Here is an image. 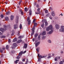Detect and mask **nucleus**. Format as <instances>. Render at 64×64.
<instances>
[{
	"label": "nucleus",
	"instance_id": "22",
	"mask_svg": "<svg viewBox=\"0 0 64 64\" xmlns=\"http://www.w3.org/2000/svg\"><path fill=\"white\" fill-rule=\"evenodd\" d=\"M44 56H42H42L40 55V57H38L40 58V59H41V58H44Z\"/></svg>",
	"mask_w": 64,
	"mask_h": 64
},
{
	"label": "nucleus",
	"instance_id": "28",
	"mask_svg": "<svg viewBox=\"0 0 64 64\" xmlns=\"http://www.w3.org/2000/svg\"><path fill=\"white\" fill-rule=\"evenodd\" d=\"M15 52L14 50H12L11 52L12 54H13L14 53H15Z\"/></svg>",
	"mask_w": 64,
	"mask_h": 64
},
{
	"label": "nucleus",
	"instance_id": "48",
	"mask_svg": "<svg viewBox=\"0 0 64 64\" xmlns=\"http://www.w3.org/2000/svg\"><path fill=\"white\" fill-rule=\"evenodd\" d=\"M0 52H1L2 53L3 52V50H0Z\"/></svg>",
	"mask_w": 64,
	"mask_h": 64
},
{
	"label": "nucleus",
	"instance_id": "46",
	"mask_svg": "<svg viewBox=\"0 0 64 64\" xmlns=\"http://www.w3.org/2000/svg\"><path fill=\"white\" fill-rule=\"evenodd\" d=\"M27 20L28 21H29V20H30V18H29V17L28 18Z\"/></svg>",
	"mask_w": 64,
	"mask_h": 64
},
{
	"label": "nucleus",
	"instance_id": "31",
	"mask_svg": "<svg viewBox=\"0 0 64 64\" xmlns=\"http://www.w3.org/2000/svg\"><path fill=\"white\" fill-rule=\"evenodd\" d=\"M61 29H62L64 30V26H62L61 27Z\"/></svg>",
	"mask_w": 64,
	"mask_h": 64
},
{
	"label": "nucleus",
	"instance_id": "52",
	"mask_svg": "<svg viewBox=\"0 0 64 64\" xmlns=\"http://www.w3.org/2000/svg\"><path fill=\"white\" fill-rule=\"evenodd\" d=\"M48 42L49 43H51V40H48Z\"/></svg>",
	"mask_w": 64,
	"mask_h": 64
},
{
	"label": "nucleus",
	"instance_id": "42",
	"mask_svg": "<svg viewBox=\"0 0 64 64\" xmlns=\"http://www.w3.org/2000/svg\"><path fill=\"white\" fill-rule=\"evenodd\" d=\"M32 34H34V30H32Z\"/></svg>",
	"mask_w": 64,
	"mask_h": 64
},
{
	"label": "nucleus",
	"instance_id": "43",
	"mask_svg": "<svg viewBox=\"0 0 64 64\" xmlns=\"http://www.w3.org/2000/svg\"><path fill=\"white\" fill-rule=\"evenodd\" d=\"M22 62H24V61H25V58L22 59Z\"/></svg>",
	"mask_w": 64,
	"mask_h": 64
},
{
	"label": "nucleus",
	"instance_id": "59",
	"mask_svg": "<svg viewBox=\"0 0 64 64\" xmlns=\"http://www.w3.org/2000/svg\"><path fill=\"white\" fill-rule=\"evenodd\" d=\"M36 14H39V12H36Z\"/></svg>",
	"mask_w": 64,
	"mask_h": 64
},
{
	"label": "nucleus",
	"instance_id": "57",
	"mask_svg": "<svg viewBox=\"0 0 64 64\" xmlns=\"http://www.w3.org/2000/svg\"><path fill=\"white\" fill-rule=\"evenodd\" d=\"M3 55H4L3 54H2V55H1V57H3Z\"/></svg>",
	"mask_w": 64,
	"mask_h": 64
},
{
	"label": "nucleus",
	"instance_id": "11",
	"mask_svg": "<svg viewBox=\"0 0 64 64\" xmlns=\"http://www.w3.org/2000/svg\"><path fill=\"white\" fill-rule=\"evenodd\" d=\"M27 47V44H25L23 46L24 48H26Z\"/></svg>",
	"mask_w": 64,
	"mask_h": 64
},
{
	"label": "nucleus",
	"instance_id": "9",
	"mask_svg": "<svg viewBox=\"0 0 64 64\" xmlns=\"http://www.w3.org/2000/svg\"><path fill=\"white\" fill-rule=\"evenodd\" d=\"M60 58V56L59 57H56V58H54V60L56 61H57V59H59Z\"/></svg>",
	"mask_w": 64,
	"mask_h": 64
},
{
	"label": "nucleus",
	"instance_id": "49",
	"mask_svg": "<svg viewBox=\"0 0 64 64\" xmlns=\"http://www.w3.org/2000/svg\"><path fill=\"white\" fill-rule=\"evenodd\" d=\"M22 2V1L20 0V1L19 2V5H20V4H21V3Z\"/></svg>",
	"mask_w": 64,
	"mask_h": 64
},
{
	"label": "nucleus",
	"instance_id": "27",
	"mask_svg": "<svg viewBox=\"0 0 64 64\" xmlns=\"http://www.w3.org/2000/svg\"><path fill=\"white\" fill-rule=\"evenodd\" d=\"M40 38H41V36H40V35H39L38 36V40H40Z\"/></svg>",
	"mask_w": 64,
	"mask_h": 64
},
{
	"label": "nucleus",
	"instance_id": "8",
	"mask_svg": "<svg viewBox=\"0 0 64 64\" xmlns=\"http://www.w3.org/2000/svg\"><path fill=\"white\" fill-rule=\"evenodd\" d=\"M18 25H17V24H14V29H17V28H18Z\"/></svg>",
	"mask_w": 64,
	"mask_h": 64
},
{
	"label": "nucleus",
	"instance_id": "4",
	"mask_svg": "<svg viewBox=\"0 0 64 64\" xmlns=\"http://www.w3.org/2000/svg\"><path fill=\"white\" fill-rule=\"evenodd\" d=\"M42 22H43V23H45L46 26H48V23H47V20H46L44 19L42 20Z\"/></svg>",
	"mask_w": 64,
	"mask_h": 64
},
{
	"label": "nucleus",
	"instance_id": "2",
	"mask_svg": "<svg viewBox=\"0 0 64 64\" xmlns=\"http://www.w3.org/2000/svg\"><path fill=\"white\" fill-rule=\"evenodd\" d=\"M26 52V51H25L24 52L22 51L20 52L18 54V56L16 58L18 59H20V57H21L22 55L23 54H24Z\"/></svg>",
	"mask_w": 64,
	"mask_h": 64
},
{
	"label": "nucleus",
	"instance_id": "62",
	"mask_svg": "<svg viewBox=\"0 0 64 64\" xmlns=\"http://www.w3.org/2000/svg\"><path fill=\"white\" fill-rule=\"evenodd\" d=\"M60 53L62 54L63 53V51H61L60 52Z\"/></svg>",
	"mask_w": 64,
	"mask_h": 64
},
{
	"label": "nucleus",
	"instance_id": "58",
	"mask_svg": "<svg viewBox=\"0 0 64 64\" xmlns=\"http://www.w3.org/2000/svg\"><path fill=\"white\" fill-rule=\"evenodd\" d=\"M49 18H50V19H52V17H51V16H50Z\"/></svg>",
	"mask_w": 64,
	"mask_h": 64
},
{
	"label": "nucleus",
	"instance_id": "13",
	"mask_svg": "<svg viewBox=\"0 0 64 64\" xmlns=\"http://www.w3.org/2000/svg\"><path fill=\"white\" fill-rule=\"evenodd\" d=\"M46 31H44L42 33V35H45L46 34Z\"/></svg>",
	"mask_w": 64,
	"mask_h": 64
},
{
	"label": "nucleus",
	"instance_id": "63",
	"mask_svg": "<svg viewBox=\"0 0 64 64\" xmlns=\"http://www.w3.org/2000/svg\"><path fill=\"white\" fill-rule=\"evenodd\" d=\"M3 34L0 32V35H2Z\"/></svg>",
	"mask_w": 64,
	"mask_h": 64
},
{
	"label": "nucleus",
	"instance_id": "24",
	"mask_svg": "<svg viewBox=\"0 0 64 64\" xmlns=\"http://www.w3.org/2000/svg\"><path fill=\"white\" fill-rule=\"evenodd\" d=\"M16 43H14L13 44V46L14 47H15L16 46Z\"/></svg>",
	"mask_w": 64,
	"mask_h": 64
},
{
	"label": "nucleus",
	"instance_id": "3",
	"mask_svg": "<svg viewBox=\"0 0 64 64\" xmlns=\"http://www.w3.org/2000/svg\"><path fill=\"white\" fill-rule=\"evenodd\" d=\"M52 25H50L49 27H47L46 28V31H48L50 30H51V29H52Z\"/></svg>",
	"mask_w": 64,
	"mask_h": 64
},
{
	"label": "nucleus",
	"instance_id": "51",
	"mask_svg": "<svg viewBox=\"0 0 64 64\" xmlns=\"http://www.w3.org/2000/svg\"><path fill=\"white\" fill-rule=\"evenodd\" d=\"M36 7H37V8H39V6L38 4L36 5Z\"/></svg>",
	"mask_w": 64,
	"mask_h": 64
},
{
	"label": "nucleus",
	"instance_id": "61",
	"mask_svg": "<svg viewBox=\"0 0 64 64\" xmlns=\"http://www.w3.org/2000/svg\"><path fill=\"white\" fill-rule=\"evenodd\" d=\"M32 40L34 42V41H35V38H33L32 39Z\"/></svg>",
	"mask_w": 64,
	"mask_h": 64
},
{
	"label": "nucleus",
	"instance_id": "55",
	"mask_svg": "<svg viewBox=\"0 0 64 64\" xmlns=\"http://www.w3.org/2000/svg\"><path fill=\"white\" fill-rule=\"evenodd\" d=\"M33 22V23H35V19H34V20Z\"/></svg>",
	"mask_w": 64,
	"mask_h": 64
},
{
	"label": "nucleus",
	"instance_id": "19",
	"mask_svg": "<svg viewBox=\"0 0 64 64\" xmlns=\"http://www.w3.org/2000/svg\"><path fill=\"white\" fill-rule=\"evenodd\" d=\"M29 63V61H28V59H26V62L25 64H28V63Z\"/></svg>",
	"mask_w": 64,
	"mask_h": 64
},
{
	"label": "nucleus",
	"instance_id": "36",
	"mask_svg": "<svg viewBox=\"0 0 64 64\" xmlns=\"http://www.w3.org/2000/svg\"><path fill=\"white\" fill-rule=\"evenodd\" d=\"M5 36H1V38H5Z\"/></svg>",
	"mask_w": 64,
	"mask_h": 64
},
{
	"label": "nucleus",
	"instance_id": "17",
	"mask_svg": "<svg viewBox=\"0 0 64 64\" xmlns=\"http://www.w3.org/2000/svg\"><path fill=\"white\" fill-rule=\"evenodd\" d=\"M24 37V36H19L18 37V38L20 39H22V38H23Z\"/></svg>",
	"mask_w": 64,
	"mask_h": 64
},
{
	"label": "nucleus",
	"instance_id": "20",
	"mask_svg": "<svg viewBox=\"0 0 64 64\" xmlns=\"http://www.w3.org/2000/svg\"><path fill=\"white\" fill-rule=\"evenodd\" d=\"M17 38H14V39L13 40V42H16V41H17Z\"/></svg>",
	"mask_w": 64,
	"mask_h": 64
},
{
	"label": "nucleus",
	"instance_id": "15",
	"mask_svg": "<svg viewBox=\"0 0 64 64\" xmlns=\"http://www.w3.org/2000/svg\"><path fill=\"white\" fill-rule=\"evenodd\" d=\"M53 32V30H51L49 32V34H51L52 33V32Z\"/></svg>",
	"mask_w": 64,
	"mask_h": 64
},
{
	"label": "nucleus",
	"instance_id": "53",
	"mask_svg": "<svg viewBox=\"0 0 64 64\" xmlns=\"http://www.w3.org/2000/svg\"><path fill=\"white\" fill-rule=\"evenodd\" d=\"M49 14H48L46 15V17H48L49 16Z\"/></svg>",
	"mask_w": 64,
	"mask_h": 64
},
{
	"label": "nucleus",
	"instance_id": "26",
	"mask_svg": "<svg viewBox=\"0 0 64 64\" xmlns=\"http://www.w3.org/2000/svg\"><path fill=\"white\" fill-rule=\"evenodd\" d=\"M24 10H25V11H26V12H27V11L28 10V9H27V8L26 7L25 8H24Z\"/></svg>",
	"mask_w": 64,
	"mask_h": 64
},
{
	"label": "nucleus",
	"instance_id": "35",
	"mask_svg": "<svg viewBox=\"0 0 64 64\" xmlns=\"http://www.w3.org/2000/svg\"><path fill=\"white\" fill-rule=\"evenodd\" d=\"M20 29H22V24H20Z\"/></svg>",
	"mask_w": 64,
	"mask_h": 64
},
{
	"label": "nucleus",
	"instance_id": "47",
	"mask_svg": "<svg viewBox=\"0 0 64 64\" xmlns=\"http://www.w3.org/2000/svg\"><path fill=\"white\" fill-rule=\"evenodd\" d=\"M41 26L42 27V28H43V27H44V23H43V24H42Z\"/></svg>",
	"mask_w": 64,
	"mask_h": 64
},
{
	"label": "nucleus",
	"instance_id": "32",
	"mask_svg": "<svg viewBox=\"0 0 64 64\" xmlns=\"http://www.w3.org/2000/svg\"><path fill=\"white\" fill-rule=\"evenodd\" d=\"M30 24H31V20H29L28 22V25H30Z\"/></svg>",
	"mask_w": 64,
	"mask_h": 64
},
{
	"label": "nucleus",
	"instance_id": "60",
	"mask_svg": "<svg viewBox=\"0 0 64 64\" xmlns=\"http://www.w3.org/2000/svg\"><path fill=\"white\" fill-rule=\"evenodd\" d=\"M39 55H40V54H38V57H40V56Z\"/></svg>",
	"mask_w": 64,
	"mask_h": 64
},
{
	"label": "nucleus",
	"instance_id": "21",
	"mask_svg": "<svg viewBox=\"0 0 64 64\" xmlns=\"http://www.w3.org/2000/svg\"><path fill=\"white\" fill-rule=\"evenodd\" d=\"M18 61H19V60H16L15 62L14 63H16L17 64L18 63Z\"/></svg>",
	"mask_w": 64,
	"mask_h": 64
},
{
	"label": "nucleus",
	"instance_id": "33",
	"mask_svg": "<svg viewBox=\"0 0 64 64\" xmlns=\"http://www.w3.org/2000/svg\"><path fill=\"white\" fill-rule=\"evenodd\" d=\"M45 12L46 13H48V11L47 10H45Z\"/></svg>",
	"mask_w": 64,
	"mask_h": 64
},
{
	"label": "nucleus",
	"instance_id": "54",
	"mask_svg": "<svg viewBox=\"0 0 64 64\" xmlns=\"http://www.w3.org/2000/svg\"><path fill=\"white\" fill-rule=\"evenodd\" d=\"M51 56H48V58H51Z\"/></svg>",
	"mask_w": 64,
	"mask_h": 64
},
{
	"label": "nucleus",
	"instance_id": "29",
	"mask_svg": "<svg viewBox=\"0 0 64 64\" xmlns=\"http://www.w3.org/2000/svg\"><path fill=\"white\" fill-rule=\"evenodd\" d=\"M40 49V48L39 47H38L36 49V50L38 52H39V50Z\"/></svg>",
	"mask_w": 64,
	"mask_h": 64
},
{
	"label": "nucleus",
	"instance_id": "39",
	"mask_svg": "<svg viewBox=\"0 0 64 64\" xmlns=\"http://www.w3.org/2000/svg\"><path fill=\"white\" fill-rule=\"evenodd\" d=\"M36 25H37V24L36 23H35L34 24V26H36Z\"/></svg>",
	"mask_w": 64,
	"mask_h": 64
},
{
	"label": "nucleus",
	"instance_id": "1",
	"mask_svg": "<svg viewBox=\"0 0 64 64\" xmlns=\"http://www.w3.org/2000/svg\"><path fill=\"white\" fill-rule=\"evenodd\" d=\"M4 29L2 28H0V31H1L3 32L4 31H5L6 30V27H8V28H10V26L9 25H8V26H6V25H4Z\"/></svg>",
	"mask_w": 64,
	"mask_h": 64
},
{
	"label": "nucleus",
	"instance_id": "6",
	"mask_svg": "<svg viewBox=\"0 0 64 64\" xmlns=\"http://www.w3.org/2000/svg\"><path fill=\"white\" fill-rule=\"evenodd\" d=\"M40 42H36V44H35V45H36V47H37L39 45V44L40 43Z\"/></svg>",
	"mask_w": 64,
	"mask_h": 64
},
{
	"label": "nucleus",
	"instance_id": "50",
	"mask_svg": "<svg viewBox=\"0 0 64 64\" xmlns=\"http://www.w3.org/2000/svg\"><path fill=\"white\" fill-rule=\"evenodd\" d=\"M9 13H10V12H6V14H9Z\"/></svg>",
	"mask_w": 64,
	"mask_h": 64
},
{
	"label": "nucleus",
	"instance_id": "45",
	"mask_svg": "<svg viewBox=\"0 0 64 64\" xmlns=\"http://www.w3.org/2000/svg\"><path fill=\"white\" fill-rule=\"evenodd\" d=\"M5 48L3 47L2 48V50H5Z\"/></svg>",
	"mask_w": 64,
	"mask_h": 64
},
{
	"label": "nucleus",
	"instance_id": "44",
	"mask_svg": "<svg viewBox=\"0 0 64 64\" xmlns=\"http://www.w3.org/2000/svg\"><path fill=\"white\" fill-rule=\"evenodd\" d=\"M8 42L9 43L11 42V40L10 39H9L8 40Z\"/></svg>",
	"mask_w": 64,
	"mask_h": 64
},
{
	"label": "nucleus",
	"instance_id": "40",
	"mask_svg": "<svg viewBox=\"0 0 64 64\" xmlns=\"http://www.w3.org/2000/svg\"><path fill=\"white\" fill-rule=\"evenodd\" d=\"M0 17L1 18H3V17H4V16H3V15L2 14L0 16Z\"/></svg>",
	"mask_w": 64,
	"mask_h": 64
},
{
	"label": "nucleus",
	"instance_id": "10",
	"mask_svg": "<svg viewBox=\"0 0 64 64\" xmlns=\"http://www.w3.org/2000/svg\"><path fill=\"white\" fill-rule=\"evenodd\" d=\"M37 11L38 12H39V14H41V13H40V8H38L37 10Z\"/></svg>",
	"mask_w": 64,
	"mask_h": 64
},
{
	"label": "nucleus",
	"instance_id": "23",
	"mask_svg": "<svg viewBox=\"0 0 64 64\" xmlns=\"http://www.w3.org/2000/svg\"><path fill=\"white\" fill-rule=\"evenodd\" d=\"M64 30L62 28H61L59 30L60 32H64Z\"/></svg>",
	"mask_w": 64,
	"mask_h": 64
},
{
	"label": "nucleus",
	"instance_id": "38",
	"mask_svg": "<svg viewBox=\"0 0 64 64\" xmlns=\"http://www.w3.org/2000/svg\"><path fill=\"white\" fill-rule=\"evenodd\" d=\"M35 26H34L33 27V28L32 29V30H34V29H35Z\"/></svg>",
	"mask_w": 64,
	"mask_h": 64
},
{
	"label": "nucleus",
	"instance_id": "12",
	"mask_svg": "<svg viewBox=\"0 0 64 64\" xmlns=\"http://www.w3.org/2000/svg\"><path fill=\"white\" fill-rule=\"evenodd\" d=\"M20 11L21 13V15H23L24 13H23V12L22 11L21 9H20Z\"/></svg>",
	"mask_w": 64,
	"mask_h": 64
},
{
	"label": "nucleus",
	"instance_id": "64",
	"mask_svg": "<svg viewBox=\"0 0 64 64\" xmlns=\"http://www.w3.org/2000/svg\"><path fill=\"white\" fill-rule=\"evenodd\" d=\"M11 35H14V33H12V34Z\"/></svg>",
	"mask_w": 64,
	"mask_h": 64
},
{
	"label": "nucleus",
	"instance_id": "18",
	"mask_svg": "<svg viewBox=\"0 0 64 64\" xmlns=\"http://www.w3.org/2000/svg\"><path fill=\"white\" fill-rule=\"evenodd\" d=\"M5 19L6 21H8L9 20V18L7 17H6L5 18Z\"/></svg>",
	"mask_w": 64,
	"mask_h": 64
},
{
	"label": "nucleus",
	"instance_id": "25",
	"mask_svg": "<svg viewBox=\"0 0 64 64\" xmlns=\"http://www.w3.org/2000/svg\"><path fill=\"white\" fill-rule=\"evenodd\" d=\"M38 36V34L36 33L35 34L34 37L36 38V37H37Z\"/></svg>",
	"mask_w": 64,
	"mask_h": 64
},
{
	"label": "nucleus",
	"instance_id": "5",
	"mask_svg": "<svg viewBox=\"0 0 64 64\" xmlns=\"http://www.w3.org/2000/svg\"><path fill=\"white\" fill-rule=\"evenodd\" d=\"M18 20H19V16H17L16 18V24L18 23Z\"/></svg>",
	"mask_w": 64,
	"mask_h": 64
},
{
	"label": "nucleus",
	"instance_id": "16",
	"mask_svg": "<svg viewBox=\"0 0 64 64\" xmlns=\"http://www.w3.org/2000/svg\"><path fill=\"white\" fill-rule=\"evenodd\" d=\"M52 16H55V14H54V12L53 11L52 12Z\"/></svg>",
	"mask_w": 64,
	"mask_h": 64
},
{
	"label": "nucleus",
	"instance_id": "30",
	"mask_svg": "<svg viewBox=\"0 0 64 64\" xmlns=\"http://www.w3.org/2000/svg\"><path fill=\"white\" fill-rule=\"evenodd\" d=\"M21 42H22V40H19L18 41V43H20Z\"/></svg>",
	"mask_w": 64,
	"mask_h": 64
},
{
	"label": "nucleus",
	"instance_id": "34",
	"mask_svg": "<svg viewBox=\"0 0 64 64\" xmlns=\"http://www.w3.org/2000/svg\"><path fill=\"white\" fill-rule=\"evenodd\" d=\"M6 49H9V46H8V45H7L6 46Z\"/></svg>",
	"mask_w": 64,
	"mask_h": 64
},
{
	"label": "nucleus",
	"instance_id": "7",
	"mask_svg": "<svg viewBox=\"0 0 64 64\" xmlns=\"http://www.w3.org/2000/svg\"><path fill=\"white\" fill-rule=\"evenodd\" d=\"M60 26L58 24H56L55 25L56 28V29H58L59 28Z\"/></svg>",
	"mask_w": 64,
	"mask_h": 64
},
{
	"label": "nucleus",
	"instance_id": "37",
	"mask_svg": "<svg viewBox=\"0 0 64 64\" xmlns=\"http://www.w3.org/2000/svg\"><path fill=\"white\" fill-rule=\"evenodd\" d=\"M46 38V37L45 36H44L42 37V39H45Z\"/></svg>",
	"mask_w": 64,
	"mask_h": 64
},
{
	"label": "nucleus",
	"instance_id": "56",
	"mask_svg": "<svg viewBox=\"0 0 64 64\" xmlns=\"http://www.w3.org/2000/svg\"><path fill=\"white\" fill-rule=\"evenodd\" d=\"M20 35V32H19L18 35V36H19Z\"/></svg>",
	"mask_w": 64,
	"mask_h": 64
},
{
	"label": "nucleus",
	"instance_id": "41",
	"mask_svg": "<svg viewBox=\"0 0 64 64\" xmlns=\"http://www.w3.org/2000/svg\"><path fill=\"white\" fill-rule=\"evenodd\" d=\"M32 13L31 12V11L30 10L29 12V14L30 15H31Z\"/></svg>",
	"mask_w": 64,
	"mask_h": 64
},
{
	"label": "nucleus",
	"instance_id": "14",
	"mask_svg": "<svg viewBox=\"0 0 64 64\" xmlns=\"http://www.w3.org/2000/svg\"><path fill=\"white\" fill-rule=\"evenodd\" d=\"M14 16L13 15H12L11 16H10V19L11 20H13V19H14Z\"/></svg>",
	"mask_w": 64,
	"mask_h": 64
}]
</instances>
